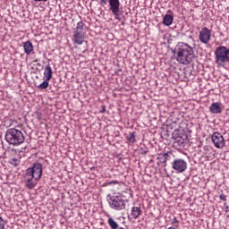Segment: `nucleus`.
<instances>
[{"instance_id":"f257e3e1","label":"nucleus","mask_w":229,"mask_h":229,"mask_svg":"<svg viewBox=\"0 0 229 229\" xmlns=\"http://www.w3.org/2000/svg\"><path fill=\"white\" fill-rule=\"evenodd\" d=\"M177 57L176 60L182 65H189L194 56V48L187 43H179L174 49Z\"/></svg>"},{"instance_id":"f03ea898","label":"nucleus","mask_w":229,"mask_h":229,"mask_svg":"<svg viewBox=\"0 0 229 229\" xmlns=\"http://www.w3.org/2000/svg\"><path fill=\"white\" fill-rule=\"evenodd\" d=\"M5 140L11 146H21L26 140V137L23 131L15 128H10L5 132Z\"/></svg>"},{"instance_id":"7ed1b4c3","label":"nucleus","mask_w":229,"mask_h":229,"mask_svg":"<svg viewBox=\"0 0 229 229\" xmlns=\"http://www.w3.org/2000/svg\"><path fill=\"white\" fill-rule=\"evenodd\" d=\"M215 56L216 64L220 67H225L229 63V48L223 46L216 47Z\"/></svg>"},{"instance_id":"20e7f679","label":"nucleus","mask_w":229,"mask_h":229,"mask_svg":"<svg viewBox=\"0 0 229 229\" xmlns=\"http://www.w3.org/2000/svg\"><path fill=\"white\" fill-rule=\"evenodd\" d=\"M110 208L113 210H124L126 208V200L122 196H110L107 199Z\"/></svg>"},{"instance_id":"39448f33","label":"nucleus","mask_w":229,"mask_h":229,"mask_svg":"<svg viewBox=\"0 0 229 229\" xmlns=\"http://www.w3.org/2000/svg\"><path fill=\"white\" fill-rule=\"evenodd\" d=\"M172 139H174V146L176 148H183V146H185V140H187V134L175 129L172 133Z\"/></svg>"},{"instance_id":"423d86ee","label":"nucleus","mask_w":229,"mask_h":229,"mask_svg":"<svg viewBox=\"0 0 229 229\" xmlns=\"http://www.w3.org/2000/svg\"><path fill=\"white\" fill-rule=\"evenodd\" d=\"M27 176H32L35 182H38L42 178V164L34 163L32 167L26 170Z\"/></svg>"},{"instance_id":"0eeeda50","label":"nucleus","mask_w":229,"mask_h":229,"mask_svg":"<svg viewBox=\"0 0 229 229\" xmlns=\"http://www.w3.org/2000/svg\"><path fill=\"white\" fill-rule=\"evenodd\" d=\"M172 169L175 173H184L187 171V161L182 158H175L172 161Z\"/></svg>"},{"instance_id":"6e6552de","label":"nucleus","mask_w":229,"mask_h":229,"mask_svg":"<svg viewBox=\"0 0 229 229\" xmlns=\"http://www.w3.org/2000/svg\"><path fill=\"white\" fill-rule=\"evenodd\" d=\"M120 7L121 2L119 0H109V12L113 13L116 21H121L119 17Z\"/></svg>"},{"instance_id":"1a4fd4ad","label":"nucleus","mask_w":229,"mask_h":229,"mask_svg":"<svg viewBox=\"0 0 229 229\" xmlns=\"http://www.w3.org/2000/svg\"><path fill=\"white\" fill-rule=\"evenodd\" d=\"M211 140L218 149L225 148V137H223L221 133L217 131L214 132L211 136Z\"/></svg>"},{"instance_id":"9d476101","label":"nucleus","mask_w":229,"mask_h":229,"mask_svg":"<svg viewBox=\"0 0 229 229\" xmlns=\"http://www.w3.org/2000/svg\"><path fill=\"white\" fill-rule=\"evenodd\" d=\"M210 37H212V32L208 28L204 27L199 31V38L202 44H208L210 42Z\"/></svg>"},{"instance_id":"9b49d317","label":"nucleus","mask_w":229,"mask_h":229,"mask_svg":"<svg viewBox=\"0 0 229 229\" xmlns=\"http://www.w3.org/2000/svg\"><path fill=\"white\" fill-rule=\"evenodd\" d=\"M73 42L78 46H81L85 42V32H73Z\"/></svg>"},{"instance_id":"f8f14e48","label":"nucleus","mask_w":229,"mask_h":229,"mask_svg":"<svg viewBox=\"0 0 229 229\" xmlns=\"http://www.w3.org/2000/svg\"><path fill=\"white\" fill-rule=\"evenodd\" d=\"M25 185L27 189H35L37 186V182L33 180H35V177H32L31 175H27V172L25 173Z\"/></svg>"},{"instance_id":"ddd939ff","label":"nucleus","mask_w":229,"mask_h":229,"mask_svg":"<svg viewBox=\"0 0 229 229\" xmlns=\"http://www.w3.org/2000/svg\"><path fill=\"white\" fill-rule=\"evenodd\" d=\"M209 112L211 114H221V112H223V109H221V106L219 105V103L213 102L209 106Z\"/></svg>"},{"instance_id":"4468645a","label":"nucleus","mask_w":229,"mask_h":229,"mask_svg":"<svg viewBox=\"0 0 229 229\" xmlns=\"http://www.w3.org/2000/svg\"><path fill=\"white\" fill-rule=\"evenodd\" d=\"M44 78L47 81H51V78H53V69H51V65H49V64H47L45 67Z\"/></svg>"},{"instance_id":"2eb2a0df","label":"nucleus","mask_w":229,"mask_h":229,"mask_svg":"<svg viewBox=\"0 0 229 229\" xmlns=\"http://www.w3.org/2000/svg\"><path fill=\"white\" fill-rule=\"evenodd\" d=\"M23 49L25 55H30V53H33V43L31 41L28 40L23 44Z\"/></svg>"},{"instance_id":"dca6fc26","label":"nucleus","mask_w":229,"mask_h":229,"mask_svg":"<svg viewBox=\"0 0 229 229\" xmlns=\"http://www.w3.org/2000/svg\"><path fill=\"white\" fill-rule=\"evenodd\" d=\"M131 216H132L134 219H139V217L142 216V210L140 207H132Z\"/></svg>"},{"instance_id":"f3484780","label":"nucleus","mask_w":229,"mask_h":229,"mask_svg":"<svg viewBox=\"0 0 229 229\" xmlns=\"http://www.w3.org/2000/svg\"><path fill=\"white\" fill-rule=\"evenodd\" d=\"M173 21H174V17L171 14H165L163 17V24L165 26H171V24H173Z\"/></svg>"},{"instance_id":"a211bd4d","label":"nucleus","mask_w":229,"mask_h":229,"mask_svg":"<svg viewBox=\"0 0 229 229\" xmlns=\"http://www.w3.org/2000/svg\"><path fill=\"white\" fill-rule=\"evenodd\" d=\"M137 135L135 132H130L127 136V142H129L130 144H135V142H137V139H136Z\"/></svg>"},{"instance_id":"6ab92c4d","label":"nucleus","mask_w":229,"mask_h":229,"mask_svg":"<svg viewBox=\"0 0 229 229\" xmlns=\"http://www.w3.org/2000/svg\"><path fill=\"white\" fill-rule=\"evenodd\" d=\"M164 157H165V162H171V164L173 163V160H174V154H173L171 151L168 152H165L163 153Z\"/></svg>"},{"instance_id":"aec40b11","label":"nucleus","mask_w":229,"mask_h":229,"mask_svg":"<svg viewBox=\"0 0 229 229\" xmlns=\"http://www.w3.org/2000/svg\"><path fill=\"white\" fill-rule=\"evenodd\" d=\"M107 223H108L110 228H112V229L119 228V224H117V222H115V220H114V218H112V217L108 218Z\"/></svg>"},{"instance_id":"412c9836","label":"nucleus","mask_w":229,"mask_h":229,"mask_svg":"<svg viewBox=\"0 0 229 229\" xmlns=\"http://www.w3.org/2000/svg\"><path fill=\"white\" fill-rule=\"evenodd\" d=\"M49 81H47V79H45V81L38 86V89L40 90L47 89V87H49Z\"/></svg>"},{"instance_id":"4be33fe9","label":"nucleus","mask_w":229,"mask_h":229,"mask_svg":"<svg viewBox=\"0 0 229 229\" xmlns=\"http://www.w3.org/2000/svg\"><path fill=\"white\" fill-rule=\"evenodd\" d=\"M83 26H84L83 21H79L75 28V31H73V32H84Z\"/></svg>"},{"instance_id":"5701e85b","label":"nucleus","mask_w":229,"mask_h":229,"mask_svg":"<svg viewBox=\"0 0 229 229\" xmlns=\"http://www.w3.org/2000/svg\"><path fill=\"white\" fill-rule=\"evenodd\" d=\"M157 160H159L160 164L163 165V167H167V163L165 161V157H164V154H161L160 157H157Z\"/></svg>"},{"instance_id":"b1692460","label":"nucleus","mask_w":229,"mask_h":229,"mask_svg":"<svg viewBox=\"0 0 229 229\" xmlns=\"http://www.w3.org/2000/svg\"><path fill=\"white\" fill-rule=\"evenodd\" d=\"M11 164L13 165H15V167H17V165H19V159H17V158L11 159Z\"/></svg>"},{"instance_id":"393cba45","label":"nucleus","mask_w":229,"mask_h":229,"mask_svg":"<svg viewBox=\"0 0 229 229\" xmlns=\"http://www.w3.org/2000/svg\"><path fill=\"white\" fill-rule=\"evenodd\" d=\"M175 225L176 227H178V225H180V221H178V218L176 216L174 217L173 221H172V225Z\"/></svg>"},{"instance_id":"a878e982","label":"nucleus","mask_w":229,"mask_h":229,"mask_svg":"<svg viewBox=\"0 0 229 229\" xmlns=\"http://www.w3.org/2000/svg\"><path fill=\"white\" fill-rule=\"evenodd\" d=\"M0 229H4V220L0 216Z\"/></svg>"},{"instance_id":"bb28decb","label":"nucleus","mask_w":229,"mask_h":229,"mask_svg":"<svg viewBox=\"0 0 229 229\" xmlns=\"http://www.w3.org/2000/svg\"><path fill=\"white\" fill-rule=\"evenodd\" d=\"M219 198L221 201H226V195H225V193L220 194Z\"/></svg>"},{"instance_id":"cd10ccee","label":"nucleus","mask_w":229,"mask_h":229,"mask_svg":"<svg viewBox=\"0 0 229 229\" xmlns=\"http://www.w3.org/2000/svg\"><path fill=\"white\" fill-rule=\"evenodd\" d=\"M116 183H119V181L114 180L109 182V185H115Z\"/></svg>"},{"instance_id":"c85d7f7f","label":"nucleus","mask_w":229,"mask_h":229,"mask_svg":"<svg viewBox=\"0 0 229 229\" xmlns=\"http://www.w3.org/2000/svg\"><path fill=\"white\" fill-rule=\"evenodd\" d=\"M100 112H101V114H104V112H106V106H102Z\"/></svg>"},{"instance_id":"c756f323","label":"nucleus","mask_w":229,"mask_h":229,"mask_svg":"<svg viewBox=\"0 0 229 229\" xmlns=\"http://www.w3.org/2000/svg\"><path fill=\"white\" fill-rule=\"evenodd\" d=\"M100 1V4L105 5L107 4L106 0H99Z\"/></svg>"},{"instance_id":"7c9ffc66","label":"nucleus","mask_w":229,"mask_h":229,"mask_svg":"<svg viewBox=\"0 0 229 229\" xmlns=\"http://www.w3.org/2000/svg\"><path fill=\"white\" fill-rule=\"evenodd\" d=\"M34 1H36V2H46V1H47V0H34Z\"/></svg>"},{"instance_id":"2f4dec72","label":"nucleus","mask_w":229,"mask_h":229,"mask_svg":"<svg viewBox=\"0 0 229 229\" xmlns=\"http://www.w3.org/2000/svg\"><path fill=\"white\" fill-rule=\"evenodd\" d=\"M168 229H175L174 227H169Z\"/></svg>"},{"instance_id":"473e14b6","label":"nucleus","mask_w":229,"mask_h":229,"mask_svg":"<svg viewBox=\"0 0 229 229\" xmlns=\"http://www.w3.org/2000/svg\"><path fill=\"white\" fill-rule=\"evenodd\" d=\"M118 229H124V227H119Z\"/></svg>"},{"instance_id":"72a5a7b5","label":"nucleus","mask_w":229,"mask_h":229,"mask_svg":"<svg viewBox=\"0 0 229 229\" xmlns=\"http://www.w3.org/2000/svg\"><path fill=\"white\" fill-rule=\"evenodd\" d=\"M34 62H38V60H35Z\"/></svg>"},{"instance_id":"f704fd0d","label":"nucleus","mask_w":229,"mask_h":229,"mask_svg":"<svg viewBox=\"0 0 229 229\" xmlns=\"http://www.w3.org/2000/svg\"><path fill=\"white\" fill-rule=\"evenodd\" d=\"M226 209L228 210V206L226 207Z\"/></svg>"}]
</instances>
